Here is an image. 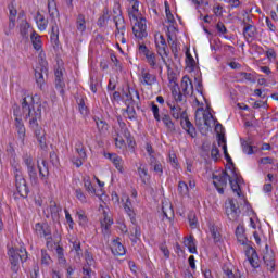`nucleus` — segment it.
<instances>
[{"mask_svg": "<svg viewBox=\"0 0 278 278\" xmlns=\"http://www.w3.org/2000/svg\"><path fill=\"white\" fill-rule=\"evenodd\" d=\"M22 112L24 118H29V127L37 130L40 129L38 121L42 118V103L35 102L34 97L26 96L22 99Z\"/></svg>", "mask_w": 278, "mask_h": 278, "instance_id": "nucleus-1", "label": "nucleus"}, {"mask_svg": "<svg viewBox=\"0 0 278 278\" xmlns=\"http://www.w3.org/2000/svg\"><path fill=\"white\" fill-rule=\"evenodd\" d=\"M169 114L175 118V121H179L180 118V125L182 129L191 136V138L197 137V128H194V125L190 123V118H188V113L186 111H181V106L176 105L173 106L169 111Z\"/></svg>", "mask_w": 278, "mask_h": 278, "instance_id": "nucleus-2", "label": "nucleus"}, {"mask_svg": "<svg viewBox=\"0 0 278 278\" xmlns=\"http://www.w3.org/2000/svg\"><path fill=\"white\" fill-rule=\"evenodd\" d=\"M8 255L11 264V270L13 273H18V269L21 268V262L22 264H25L28 258L27 249H25V247H21L20 249L11 248L8 251Z\"/></svg>", "mask_w": 278, "mask_h": 278, "instance_id": "nucleus-3", "label": "nucleus"}, {"mask_svg": "<svg viewBox=\"0 0 278 278\" xmlns=\"http://www.w3.org/2000/svg\"><path fill=\"white\" fill-rule=\"evenodd\" d=\"M45 75H49V63L45 59L39 60V66L35 70L36 84L42 90V85L45 84Z\"/></svg>", "mask_w": 278, "mask_h": 278, "instance_id": "nucleus-4", "label": "nucleus"}, {"mask_svg": "<svg viewBox=\"0 0 278 278\" xmlns=\"http://www.w3.org/2000/svg\"><path fill=\"white\" fill-rule=\"evenodd\" d=\"M93 179H96L97 184L100 187V190H97L94 186H92V181L90 180L89 176L84 178L85 190L88 192V194H93V197H98L99 199H101V197H103L104 194L103 186H105V182L100 181L97 176H93Z\"/></svg>", "mask_w": 278, "mask_h": 278, "instance_id": "nucleus-5", "label": "nucleus"}, {"mask_svg": "<svg viewBox=\"0 0 278 278\" xmlns=\"http://www.w3.org/2000/svg\"><path fill=\"white\" fill-rule=\"evenodd\" d=\"M228 181L230 184V188L239 199H244V193H242V186L244 185V179L242 176L238 175H230L228 178Z\"/></svg>", "mask_w": 278, "mask_h": 278, "instance_id": "nucleus-6", "label": "nucleus"}, {"mask_svg": "<svg viewBox=\"0 0 278 278\" xmlns=\"http://www.w3.org/2000/svg\"><path fill=\"white\" fill-rule=\"evenodd\" d=\"M34 232L38 238H43L45 240H53V236L51 233V226L47 223H37L34 227Z\"/></svg>", "mask_w": 278, "mask_h": 278, "instance_id": "nucleus-7", "label": "nucleus"}, {"mask_svg": "<svg viewBox=\"0 0 278 278\" xmlns=\"http://www.w3.org/2000/svg\"><path fill=\"white\" fill-rule=\"evenodd\" d=\"M240 206L236 205L233 200H229L228 205L226 206V216L231 223H238L240 218Z\"/></svg>", "mask_w": 278, "mask_h": 278, "instance_id": "nucleus-8", "label": "nucleus"}, {"mask_svg": "<svg viewBox=\"0 0 278 278\" xmlns=\"http://www.w3.org/2000/svg\"><path fill=\"white\" fill-rule=\"evenodd\" d=\"M132 34H135L136 38H147V18L137 17V20H135Z\"/></svg>", "mask_w": 278, "mask_h": 278, "instance_id": "nucleus-9", "label": "nucleus"}, {"mask_svg": "<svg viewBox=\"0 0 278 278\" xmlns=\"http://www.w3.org/2000/svg\"><path fill=\"white\" fill-rule=\"evenodd\" d=\"M230 175H213V186L216 188L219 194H225L227 188V181H229Z\"/></svg>", "mask_w": 278, "mask_h": 278, "instance_id": "nucleus-10", "label": "nucleus"}, {"mask_svg": "<svg viewBox=\"0 0 278 278\" xmlns=\"http://www.w3.org/2000/svg\"><path fill=\"white\" fill-rule=\"evenodd\" d=\"M15 186L20 197L23 199H27V197H29V187H27V180H25L23 175L15 176Z\"/></svg>", "mask_w": 278, "mask_h": 278, "instance_id": "nucleus-11", "label": "nucleus"}, {"mask_svg": "<svg viewBox=\"0 0 278 278\" xmlns=\"http://www.w3.org/2000/svg\"><path fill=\"white\" fill-rule=\"evenodd\" d=\"M243 27V37L247 42H251L249 40H253L257 36V27L253 24L247 23V21H242L241 23Z\"/></svg>", "mask_w": 278, "mask_h": 278, "instance_id": "nucleus-12", "label": "nucleus"}, {"mask_svg": "<svg viewBox=\"0 0 278 278\" xmlns=\"http://www.w3.org/2000/svg\"><path fill=\"white\" fill-rule=\"evenodd\" d=\"M111 253L115 256V257H123L124 255L127 254V249H125V245H123V243H121L119 239H114L112 241V245H111Z\"/></svg>", "mask_w": 278, "mask_h": 278, "instance_id": "nucleus-13", "label": "nucleus"}, {"mask_svg": "<svg viewBox=\"0 0 278 278\" xmlns=\"http://www.w3.org/2000/svg\"><path fill=\"white\" fill-rule=\"evenodd\" d=\"M180 88L182 90L184 97H188L194 92V86L192 85V80L188 75L184 76L181 79Z\"/></svg>", "mask_w": 278, "mask_h": 278, "instance_id": "nucleus-14", "label": "nucleus"}, {"mask_svg": "<svg viewBox=\"0 0 278 278\" xmlns=\"http://www.w3.org/2000/svg\"><path fill=\"white\" fill-rule=\"evenodd\" d=\"M162 212L163 216H165L169 223H173V218H175V211L173 210V204H170V202L165 200L162 203Z\"/></svg>", "mask_w": 278, "mask_h": 278, "instance_id": "nucleus-15", "label": "nucleus"}, {"mask_svg": "<svg viewBox=\"0 0 278 278\" xmlns=\"http://www.w3.org/2000/svg\"><path fill=\"white\" fill-rule=\"evenodd\" d=\"M124 211L130 219L132 225H136V212L134 211V204H131V200L129 197H126V202L124 203Z\"/></svg>", "mask_w": 278, "mask_h": 278, "instance_id": "nucleus-16", "label": "nucleus"}, {"mask_svg": "<svg viewBox=\"0 0 278 278\" xmlns=\"http://www.w3.org/2000/svg\"><path fill=\"white\" fill-rule=\"evenodd\" d=\"M184 247H186L192 255H198L199 251L197 250V240L194 236H189L184 239Z\"/></svg>", "mask_w": 278, "mask_h": 278, "instance_id": "nucleus-17", "label": "nucleus"}, {"mask_svg": "<svg viewBox=\"0 0 278 278\" xmlns=\"http://www.w3.org/2000/svg\"><path fill=\"white\" fill-rule=\"evenodd\" d=\"M132 3V7L131 9H128V16L131 21H138V18H141L142 17V14L140 13V1H134L131 2Z\"/></svg>", "mask_w": 278, "mask_h": 278, "instance_id": "nucleus-18", "label": "nucleus"}, {"mask_svg": "<svg viewBox=\"0 0 278 278\" xmlns=\"http://www.w3.org/2000/svg\"><path fill=\"white\" fill-rule=\"evenodd\" d=\"M15 130L17 132L20 140H22L23 144H25L26 130L25 124H23V119L21 117L15 118Z\"/></svg>", "mask_w": 278, "mask_h": 278, "instance_id": "nucleus-19", "label": "nucleus"}, {"mask_svg": "<svg viewBox=\"0 0 278 278\" xmlns=\"http://www.w3.org/2000/svg\"><path fill=\"white\" fill-rule=\"evenodd\" d=\"M161 121L163 122V124L165 125V127H166L167 131H169V134H175V131H177L175 122L173 121V118H170L169 114H162Z\"/></svg>", "mask_w": 278, "mask_h": 278, "instance_id": "nucleus-20", "label": "nucleus"}, {"mask_svg": "<svg viewBox=\"0 0 278 278\" xmlns=\"http://www.w3.org/2000/svg\"><path fill=\"white\" fill-rule=\"evenodd\" d=\"M23 162L27 166L29 175H36V165L34 164V157L29 153L23 155Z\"/></svg>", "mask_w": 278, "mask_h": 278, "instance_id": "nucleus-21", "label": "nucleus"}, {"mask_svg": "<svg viewBox=\"0 0 278 278\" xmlns=\"http://www.w3.org/2000/svg\"><path fill=\"white\" fill-rule=\"evenodd\" d=\"M76 153H78V157H73L72 162L73 164H75V166H77V168H79V166H81L86 161V157H88V155L86 154V147L76 150Z\"/></svg>", "mask_w": 278, "mask_h": 278, "instance_id": "nucleus-22", "label": "nucleus"}, {"mask_svg": "<svg viewBox=\"0 0 278 278\" xmlns=\"http://www.w3.org/2000/svg\"><path fill=\"white\" fill-rule=\"evenodd\" d=\"M142 81L143 86H153L155 81H157V77L149 72H146L144 70L141 71Z\"/></svg>", "mask_w": 278, "mask_h": 278, "instance_id": "nucleus-23", "label": "nucleus"}, {"mask_svg": "<svg viewBox=\"0 0 278 278\" xmlns=\"http://www.w3.org/2000/svg\"><path fill=\"white\" fill-rule=\"evenodd\" d=\"M113 21L115 23L116 26V30L121 31V36H125V18L123 17V15H116L113 17Z\"/></svg>", "mask_w": 278, "mask_h": 278, "instance_id": "nucleus-24", "label": "nucleus"}, {"mask_svg": "<svg viewBox=\"0 0 278 278\" xmlns=\"http://www.w3.org/2000/svg\"><path fill=\"white\" fill-rule=\"evenodd\" d=\"M112 225H114V220L110 216H108L106 213H104V218L103 220H101L102 233H109Z\"/></svg>", "mask_w": 278, "mask_h": 278, "instance_id": "nucleus-25", "label": "nucleus"}, {"mask_svg": "<svg viewBox=\"0 0 278 278\" xmlns=\"http://www.w3.org/2000/svg\"><path fill=\"white\" fill-rule=\"evenodd\" d=\"M35 131V136L38 140L40 149L43 151H47V138H45V135L42 134V130L40 128L33 129Z\"/></svg>", "mask_w": 278, "mask_h": 278, "instance_id": "nucleus-26", "label": "nucleus"}, {"mask_svg": "<svg viewBox=\"0 0 278 278\" xmlns=\"http://www.w3.org/2000/svg\"><path fill=\"white\" fill-rule=\"evenodd\" d=\"M93 121H94L100 134H102V135L108 134V129H110V125L108 124V122H105L99 117H94Z\"/></svg>", "mask_w": 278, "mask_h": 278, "instance_id": "nucleus-27", "label": "nucleus"}, {"mask_svg": "<svg viewBox=\"0 0 278 278\" xmlns=\"http://www.w3.org/2000/svg\"><path fill=\"white\" fill-rule=\"evenodd\" d=\"M30 40L35 51H40V49H42V40L40 39V35L36 34V30H33Z\"/></svg>", "mask_w": 278, "mask_h": 278, "instance_id": "nucleus-28", "label": "nucleus"}, {"mask_svg": "<svg viewBox=\"0 0 278 278\" xmlns=\"http://www.w3.org/2000/svg\"><path fill=\"white\" fill-rule=\"evenodd\" d=\"M75 197L79 203L83 205H86V203H90V199H88V195H86V192L81 189H75Z\"/></svg>", "mask_w": 278, "mask_h": 278, "instance_id": "nucleus-29", "label": "nucleus"}, {"mask_svg": "<svg viewBox=\"0 0 278 278\" xmlns=\"http://www.w3.org/2000/svg\"><path fill=\"white\" fill-rule=\"evenodd\" d=\"M108 21H110V11L108 9H104L103 14L98 18V27H105Z\"/></svg>", "mask_w": 278, "mask_h": 278, "instance_id": "nucleus-30", "label": "nucleus"}, {"mask_svg": "<svg viewBox=\"0 0 278 278\" xmlns=\"http://www.w3.org/2000/svg\"><path fill=\"white\" fill-rule=\"evenodd\" d=\"M76 216H78V225L80 227H86V225H88V216L86 215V211L84 210L77 211Z\"/></svg>", "mask_w": 278, "mask_h": 278, "instance_id": "nucleus-31", "label": "nucleus"}, {"mask_svg": "<svg viewBox=\"0 0 278 278\" xmlns=\"http://www.w3.org/2000/svg\"><path fill=\"white\" fill-rule=\"evenodd\" d=\"M248 262L252 268H257L260 266V257L257 256V252H255V250H252L251 256H248Z\"/></svg>", "mask_w": 278, "mask_h": 278, "instance_id": "nucleus-32", "label": "nucleus"}, {"mask_svg": "<svg viewBox=\"0 0 278 278\" xmlns=\"http://www.w3.org/2000/svg\"><path fill=\"white\" fill-rule=\"evenodd\" d=\"M76 28L78 31L84 33L86 29V16L84 14H79L76 20Z\"/></svg>", "mask_w": 278, "mask_h": 278, "instance_id": "nucleus-33", "label": "nucleus"}, {"mask_svg": "<svg viewBox=\"0 0 278 278\" xmlns=\"http://www.w3.org/2000/svg\"><path fill=\"white\" fill-rule=\"evenodd\" d=\"M76 103L78 105V110L80 114H88V106H86V102L84 101V98H79V96L75 97Z\"/></svg>", "mask_w": 278, "mask_h": 278, "instance_id": "nucleus-34", "label": "nucleus"}, {"mask_svg": "<svg viewBox=\"0 0 278 278\" xmlns=\"http://www.w3.org/2000/svg\"><path fill=\"white\" fill-rule=\"evenodd\" d=\"M208 229L214 242H220V232L218 231V227L216 225H210Z\"/></svg>", "mask_w": 278, "mask_h": 278, "instance_id": "nucleus-35", "label": "nucleus"}, {"mask_svg": "<svg viewBox=\"0 0 278 278\" xmlns=\"http://www.w3.org/2000/svg\"><path fill=\"white\" fill-rule=\"evenodd\" d=\"M48 12L51 18H55V14H58V4L55 0H48Z\"/></svg>", "mask_w": 278, "mask_h": 278, "instance_id": "nucleus-36", "label": "nucleus"}, {"mask_svg": "<svg viewBox=\"0 0 278 278\" xmlns=\"http://www.w3.org/2000/svg\"><path fill=\"white\" fill-rule=\"evenodd\" d=\"M241 147L243 149V153H247V155H253V153H255L253 151V146H251V142L247 140L241 139Z\"/></svg>", "mask_w": 278, "mask_h": 278, "instance_id": "nucleus-37", "label": "nucleus"}, {"mask_svg": "<svg viewBox=\"0 0 278 278\" xmlns=\"http://www.w3.org/2000/svg\"><path fill=\"white\" fill-rule=\"evenodd\" d=\"M50 214L51 216H58L60 214V212H62V208L60 207V205H58V203L55 201H50Z\"/></svg>", "mask_w": 278, "mask_h": 278, "instance_id": "nucleus-38", "label": "nucleus"}, {"mask_svg": "<svg viewBox=\"0 0 278 278\" xmlns=\"http://www.w3.org/2000/svg\"><path fill=\"white\" fill-rule=\"evenodd\" d=\"M157 53L161 55L163 62H166L164 55L168 56V46H162L160 42H156Z\"/></svg>", "mask_w": 278, "mask_h": 278, "instance_id": "nucleus-39", "label": "nucleus"}, {"mask_svg": "<svg viewBox=\"0 0 278 278\" xmlns=\"http://www.w3.org/2000/svg\"><path fill=\"white\" fill-rule=\"evenodd\" d=\"M111 162L112 164H114L115 168L118 169V173H125V170L123 169V157L118 156L117 154V156H115Z\"/></svg>", "mask_w": 278, "mask_h": 278, "instance_id": "nucleus-40", "label": "nucleus"}, {"mask_svg": "<svg viewBox=\"0 0 278 278\" xmlns=\"http://www.w3.org/2000/svg\"><path fill=\"white\" fill-rule=\"evenodd\" d=\"M55 88L59 90L60 94H64V88L66 87V84L64 83V78H55Z\"/></svg>", "mask_w": 278, "mask_h": 278, "instance_id": "nucleus-41", "label": "nucleus"}, {"mask_svg": "<svg viewBox=\"0 0 278 278\" xmlns=\"http://www.w3.org/2000/svg\"><path fill=\"white\" fill-rule=\"evenodd\" d=\"M146 60L148 64L151 66V68H157V61L155 60V53L150 52L147 56Z\"/></svg>", "mask_w": 278, "mask_h": 278, "instance_id": "nucleus-42", "label": "nucleus"}, {"mask_svg": "<svg viewBox=\"0 0 278 278\" xmlns=\"http://www.w3.org/2000/svg\"><path fill=\"white\" fill-rule=\"evenodd\" d=\"M151 111L153 112V116L157 123L162 121V116H160V106L155 104V102H151Z\"/></svg>", "mask_w": 278, "mask_h": 278, "instance_id": "nucleus-43", "label": "nucleus"}, {"mask_svg": "<svg viewBox=\"0 0 278 278\" xmlns=\"http://www.w3.org/2000/svg\"><path fill=\"white\" fill-rule=\"evenodd\" d=\"M223 273H224V275L227 277V278H240V277H242V278H244V276H242V275H240L239 274V276H236V274H233V269H231V268H229L227 265H225L224 267H223Z\"/></svg>", "mask_w": 278, "mask_h": 278, "instance_id": "nucleus-44", "label": "nucleus"}, {"mask_svg": "<svg viewBox=\"0 0 278 278\" xmlns=\"http://www.w3.org/2000/svg\"><path fill=\"white\" fill-rule=\"evenodd\" d=\"M140 236H142L140 227L136 226L135 227V232H131L129 238H130L131 242H138V240H140Z\"/></svg>", "mask_w": 278, "mask_h": 278, "instance_id": "nucleus-45", "label": "nucleus"}, {"mask_svg": "<svg viewBox=\"0 0 278 278\" xmlns=\"http://www.w3.org/2000/svg\"><path fill=\"white\" fill-rule=\"evenodd\" d=\"M65 213V220L70 227V229H75V220H73V216L71 215V212H68L66 208H64Z\"/></svg>", "mask_w": 278, "mask_h": 278, "instance_id": "nucleus-46", "label": "nucleus"}, {"mask_svg": "<svg viewBox=\"0 0 278 278\" xmlns=\"http://www.w3.org/2000/svg\"><path fill=\"white\" fill-rule=\"evenodd\" d=\"M41 264L45 266H49L51 264V256L47 252V250H41Z\"/></svg>", "mask_w": 278, "mask_h": 278, "instance_id": "nucleus-47", "label": "nucleus"}, {"mask_svg": "<svg viewBox=\"0 0 278 278\" xmlns=\"http://www.w3.org/2000/svg\"><path fill=\"white\" fill-rule=\"evenodd\" d=\"M60 39V28H58V24L52 25V31H51V40H54V42H58Z\"/></svg>", "mask_w": 278, "mask_h": 278, "instance_id": "nucleus-48", "label": "nucleus"}, {"mask_svg": "<svg viewBox=\"0 0 278 278\" xmlns=\"http://www.w3.org/2000/svg\"><path fill=\"white\" fill-rule=\"evenodd\" d=\"M165 14L168 23H175V16L170 12V7L168 5V2H165Z\"/></svg>", "mask_w": 278, "mask_h": 278, "instance_id": "nucleus-49", "label": "nucleus"}, {"mask_svg": "<svg viewBox=\"0 0 278 278\" xmlns=\"http://www.w3.org/2000/svg\"><path fill=\"white\" fill-rule=\"evenodd\" d=\"M126 113L128 114L129 121H136V118H137L136 109H134V106L128 104L127 109H126Z\"/></svg>", "mask_w": 278, "mask_h": 278, "instance_id": "nucleus-50", "label": "nucleus"}, {"mask_svg": "<svg viewBox=\"0 0 278 278\" xmlns=\"http://www.w3.org/2000/svg\"><path fill=\"white\" fill-rule=\"evenodd\" d=\"M211 156L213 160H215V162H217L220 157V150H218V147H216V144H213V148L211 150Z\"/></svg>", "mask_w": 278, "mask_h": 278, "instance_id": "nucleus-51", "label": "nucleus"}, {"mask_svg": "<svg viewBox=\"0 0 278 278\" xmlns=\"http://www.w3.org/2000/svg\"><path fill=\"white\" fill-rule=\"evenodd\" d=\"M37 25L40 31H45V29H47V21H45V16L39 15V18L37 20Z\"/></svg>", "mask_w": 278, "mask_h": 278, "instance_id": "nucleus-52", "label": "nucleus"}, {"mask_svg": "<svg viewBox=\"0 0 278 278\" xmlns=\"http://www.w3.org/2000/svg\"><path fill=\"white\" fill-rule=\"evenodd\" d=\"M186 64L189 68H194L197 62L194 61V58H192V54H186Z\"/></svg>", "mask_w": 278, "mask_h": 278, "instance_id": "nucleus-53", "label": "nucleus"}, {"mask_svg": "<svg viewBox=\"0 0 278 278\" xmlns=\"http://www.w3.org/2000/svg\"><path fill=\"white\" fill-rule=\"evenodd\" d=\"M178 192L181 195L188 194V185L185 181L178 184Z\"/></svg>", "mask_w": 278, "mask_h": 278, "instance_id": "nucleus-54", "label": "nucleus"}, {"mask_svg": "<svg viewBox=\"0 0 278 278\" xmlns=\"http://www.w3.org/2000/svg\"><path fill=\"white\" fill-rule=\"evenodd\" d=\"M254 110H260V108L268 109V101L257 100L253 104Z\"/></svg>", "mask_w": 278, "mask_h": 278, "instance_id": "nucleus-55", "label": "nucleus"}, {"mask_svg": "<svg viewBox=\"0 0 278 278\" xmlns=\"http://www.w3.org/2000/svg\"><path fill=\"white\" fill-rule=\"evenodd\" d=\"M9 11H10L9 21H10L11 23H15V21H16V14H17L16 9H14V7L11 5V7H9Z\"/></svg>", "mask_w": 278, "mask_h": 278, "instance_id": "nucleus-56", "label": "nucleus"}, {"mask_svg": "<svg viewBox=\"0 0 278 278\" xmlns=\"http://www.w3.org/2000/svg\"><path fill=\"white\" fill-rule=\"evenodd\" d=\"M225 155V160L228 164L232 167V175H238V172H236V167L233 166V161L231 160V156L229 155V152H227Z\"/></svg>", "mask_w": 278, "mask_h": 278, "instance_id": "nucleus-57", "label": "nucleus"}, {"mask_svg": "<svg viewBox=\"0 0 278 278\" xmlns=\"http://www.w3.org/2000/svg\"><path fill=\"white\" fill-rule=\"evenodd\" d=\"M240 77H243L247 81H252L255 83V78H253V74L247 73V72H241Z\"/></svg>", "mask_w": 278, "mask_h": 278, "instance_id": "nucleus-58", "label": "nucleus"}, {"mask_svg": "<svg viewBox=\"0 0 278 278\" xmlns=\"http://www.w3.org/2000/svg\"><path fill=\"white\" fill-rule=\"evenodd\" d=\"M236 237H237V241L242 247L247 245V243L249 242V239H247V235H237Z\"/></svg>", "mask_w": 278, "mask_h": 278, "instance_id": "nucleus-59", "label": "nucleus"}, {"mask_svg": "<svg viewBox=\"0 0 278 278\" xmlns=\"http://www.w3.org/2000/svg\"><path fill=\"white\" fill-rule=\"evenodd\" d=\"M211 118H214V115H212V113H204L203 114V123H204V125L206 126V127H211V125H210V119Z\"/></svg>", "mask_w": 278, "mask_h": 278, "instance_id": "nucleus-60", "label": "nucleus"}, {"mask_svg": "<svg viewBox=\"0 0 278 278\" xmlns=\"http://www.w3.org/2000/svg\"><path fill=\"white\" fill-rule=\"evenodd\" d=\"M216 29L219 34H227V27H225V24H223V22H218L216 24Z\"/></svg>", "mask_w": 278, "mask_h": 278, "instance_id": "nucleus-61", "label": "nucleus"}, {"mask_svg": "<svg viewBox=\"0 0 278 278\" xmlns=\"http://www.w3.org/2000/svg\"><path fill=\"white\" fill-rule=\"evenodd\" d=\"M266 58L268 60H275V58H277V52H275V49L273 48H269L267 51H266Z\"/></svg>", "mask_w": 278, "mask_h": 278, "instance_id": "nucleus-62", "label": "nucleus"}, {"mask_svg": "<svg viewBox=\"0 0 278 278\" xmlns=\"http://www.w3.org/2000/svg\"><path fill=\"white\" fill-rule=\"evenodd\" d=\"M169 47H170L172 53H174V58H177V53H179V50L177 49V41L169 42Z\"/></svg>", "mask_w": 278, "mask_h": 278, "instance_id": "nucleus-63", "label": "nucleus"}, {"mask_svg": "<svg viewBox=\"0 0 278 278\" xmlns=\"http://www.w3.org/2000/svg\"><path fill=\"white\" fill-rule=\"evenodd\" d=\"M139 52L142 53L144 55V58H147L150 54V49L147 48V46L144 45H140L139 46Z\"/></svg>", "mask_w": 278, "mask_h": 278, "instance_id": "nucleus-64", "label": "nucleus"}]
</instances>
